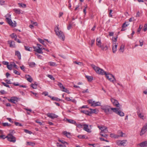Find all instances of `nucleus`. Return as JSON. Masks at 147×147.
Instances as JSON below:
<instances>
[{
	"label": "nucleus",
	"instance_id": "obj_1",
	"mask_svg": "<svg viewBox=\"0 0 147 147\" xmlns=\"http://www.w3.org/2000/svg\"><path fill=\"white\" fill-rule=\"evenodd\" d=\"M101 108L107 114L111 113L112 111H113L114 112L120 116H123L124 115V113L121 111L119 109L116 108H111L108 105L102 106Z\"/></svg>",
	"mask_w": 147,
	"mask_h": 147
},
{
	"label": "nucleus",
	"instance_id": "obj_2",
	"mask_svg": "<svg viewBox=\"0 0 147 147\" xmlns=\"http://www.w3.org/2000/svg\"><path fill=\"white\" fill-rule=\"evenodd\" d=\"M54 30L56 35L58 36L59 38L62 40H64L65 38L63 32L59 30V27L58 26L55 28Z\"/></svg>",
	"mask_w": 147,
	"mask_h": 147
},
{
	"label": "nucleus",
	"instance_id": "obj_3",
	"mask_svg": "<svg viewBox=\"0 0 147 147\" xmlns=\"http://www.w3.org/2000/svg\"><path fill=\"white\" fill-rule=\"evenodd\" d=\"M91 66L98 74L101 75H103L104 74H105L106 72L103 69L96 66L94 65L93 64H91Z\"/></svg>",
	"mask_w": 147,
	"mask_h": 147
},
{
	"label": "nucleus",
	"instance_id": "obj_4",
	"mask_svg": "<svg viewBox=\"0 0 147 147\" xmlns=\"http://www.w3.org/2000/svg\"><path fill=\"white\" fill-rule=\"evenodd\" d=\"M104 75H105L107 78L110 82L114 83L116 81V80L112 75L109 73L107 74L106 72L105 74H104Z\"/></svg>",
	"mask_w": 147,
	"mask_h": 147
},
{
	"label": "nucleus",
	"instance_id": "obj_5",
	"mask_svg": "<svg viewBox=\"0 0 147 147\" xmlns=\"http://www.w3.org/2000/svg\"><path fill=\"white\" fill-rule=\"evenodd\" d=\"M7 137V140L10 142H15L16 141L15 137L10 134H8Z\"/></svg>",
	"mask_w": 147,
	"mask_h": 147
},
{
	"label": "nucleus",
	"instance_id": "obj_6",
	"mask_svg": "<svg viewBox=\"0 0 147 147\" xmlns=\"http://www.w3.org/2000/svg\"><path fill=\"white\" fill-rule=\"evenodd\" d=\"M18 98L17 97L13 96L12 97L11 99H8V100L13 103L16 104V103L18 102Z\"/></svg>",
	"mask_w": 147,
	"mask_h": 147
},
{
	"label": "nucleus",
	"instance_id": "obj_7",
	"mask_svg": "<svg viewBox=\"0 0 147 147\" xmlns=\"http://www.w3.org/2000/svg\"><path fill=\"white\" fill-rule=\"evenodd\" d=\"M98 127L101 130V133H102L104 132L107 133L108 132L107 128L106 127L99 125L98 126Z\"/></svg>",
	"mask_w": 147,
	"mask_h": 147
},
{
	"label": "nucleus",
	"instance_id": "obj_8",
	"mask_svg": "<svg viewBox=\"0 0 147 147\" xmlns=\"http://www.w3.org/2000/svg\"><path fill=\"white\" fill-rule=\"evenodd\" d=\"M5 20L6 22L11 26L13 27H15L16 26V24L14 23L10 18H6Z\"/></svg>",
	"mask_w": 147,
	"mask_h": 147
},
{
	"label": "nucleus",
	"instance_id": "obj_9",
	"mask_svg": "<svg viewBox=\"0 0 147 147\" xmlns=\"http://www.w3.org/2000/svg\"><path fill=\"white\" fill-rule=\"evenodd\" d=\"M147 124H145L142 127L140 133V135L142 136L144 134L147 130Z\"/></svg>",
	"mask_w": 147,
	"mask_h": 147
},
{
	"label": "nucleus",
	"instance_id": "obj_10",
	"mask_svg": "<svg viewBox=\"0 0 147 147\" xmlns=\"http://www.w3.org/2000/svg\"><path fill=\"white\" fill-rule=\"evenodd\" d=\"M127 141L126 140H118L117 142V144L118 146H124Z\"/></svg>",
	"mask_w": 147,
	"mask_h": 147
},
{
	"label": "nucleus",
	"instance_id": "obj_11",
	"mask_svg": "<svg viewBox=\"0 0 147 147\" xmlns=\"http://www.w3.org/2000/svg\"><path fill=\"white\" fill-rule=\"evenodd\" d=\"M33 48L34 49V51L38 53L42 54V48H40L39 47H33Z\"/></svg>",
	"mask_w": 147,
	"mask_h": 147
},
{
	"label": "nucleus",
	"instance_id": "obj_12",
	"mask_svg": "<svg viewBox=\"0 0 147 147\" xmlns=\"http://www.w3.org/2000/svg\"><path fill=\"white\" fill-rule=\"evenodd\" d=\"M47 115L48 117L52 119L56 118L58 117L57 115L53 113H48Z\"/></svg>",
	"mask_w": 147,
	"mask_h": 147
},
{
	"label": "nucleus",
	"instance_id": "obj_13",
	"mask_svg": "<svg viewBox=\"0 0 147 147\" xmlns=\"http://www.w3.org/2000/svg\"><path fill=\"white\" fill-rule=\"evenodd\" d=\"M111 101L114 105L117 107H119L120 104L117 100L113 98H111Z\"/></svg>",
	"mask_w": 147,
	"mask_h": 147
},
{
	"label": "nucleus",
	"instance_id": "obj_14",
	"mask_svg": "<svg viewBox=\"0 0 147 147\" xmlns=\"http://www.w3.org/2000/svg\"><path fill=\"white\" fill-rule=\"evenodd\" d=\"M84 126L83 129L88 132H91V130L88 128V125L84 124L83 125Z\"/></svg>",
	"mask_w": 147,
	"mask_h": 147
},
{
	"label": "nucleus",
	"instance_id": "obj_15",
	"mask_svg": "<svg viewBox=\"0 0 147 147\" xmlns=\"http://www.w3.org/2000/svg\"><path fill=\"white\" fill-rule=\"evenodd\" d=\"M140 147H147V141L143 142L138 144Z\"/></svg>",
	"mask_w": 147,
	"mask_h": 147
},
{
	"label": "nucleus",
	"instance_id": "obj_16",
	"mask_svg": "<svg viewBox=\"0 0 147 147\" xmlns=\"http://www.w3.org/2000/svg\"><path fill=\"white\" fill-rule=\"evenodd\" d=\"M96 45L98 46V47L101 45L102 43L100 38H96Z\"/></svg>",
	"mask_w": 147,
	"mask_h": 147
},
{
	"label": "nucleus",
	"instance_id": "obj_17",
	"mask_svg": "<svg viewBox=\"0 0 147 147\" xmlns=\"http://www.w3.org/2000/svg\"><path fill=\"white\" fill-rule=\"evenodd\" d=\"M25 78L28 82H31L33 80V79L30 75H27L25 76Z\"/></svg>",
	"mask_w": 147,
	"mask_h": 147
},
{
	"label": "nucleus",
	"instance_id": "obj_18",
	"mask_svg": "<svg viewBox=\"0 0 147 147\" xmlns=\"http://www.w3.org/2000/svg\"><path fill=\"white\" fill-rule=\"evenodd\" d=\"M9 44V46L11 47H15V42L14 41L9 40L8 41Z\"/></svg>",
	"mask_w": 147,
	"mask_h": 147
},
{
	"label": "nucleus",
	"instance_id": "obj_19",
	"mask_svg": "<svg viewBox=\"0 0 147 147\" xmlns=\"http://www.w3.org/2000/svg\"><path fill=\"white\" fill-rule=\"evenodd\" d=\"M117 44L115 43L114 45H113L112 47V50L113 53H115L116 52L117 49Z\"/></svg>",
	"mask_w": 147,
	"mask_h": 147
},
{
	"label": "nucleus",
	"instance_id": "obj_20",
	"mask_svg": "<svg viewBox=\"0 0 147 147\" xmlns=\"http://www.w3.org/2000/svg\"><path fill=\"white\" fill-rule=\"evenodd\" d=\"M98 47L100 48L102 50H106L108 49V47L107 45H105L104 44H103L102 45H101Z\"/></svg>",
	"mask_w": 147,
	"mask_h": 147
},
{
	"label": "nucleus",
	"instance_id": "obj_21",
	"mask_svg": "<svg viewBox=\"0 0 147 147\" xmlns=\"http://www.w3.org/2000/svg\"><path fill=\"white\" fill-rule=\"evenodd\" d=\"M65 99V100L68 101H71L74 103H76V100L75 99H71L68 97H66Z\"/></svg>",
	"mask_w": 147,
	"mask_h": 147
},
{
	"label": "nucleus",
	"instance_id": "obj_22",
	"mask_svg": "<svg viewBox=\"0 0 147 147\" xmlns=\"http://www.w3.org/2000/svg\"><path fill=\"white\" fill-rule=\"evenodd\" d=\"M80 112L81 113H84L86 115H90V113L89 111L86 110H81Z\"/></svg>",
	"mask_w": 147,
	"mask_h": 147
},
{
	"label": "nucleus",
	"instance_id": "obj_23",
	"mask_svg": "<svg viewBox=\"0 0 147 147\" xmlns=\"http://www.w3.org/2000/svg\"><path fill=\"white\" fill-rule=\"evenodd\" d=\"M67 121L68 123L73 124H74L75 125H76V121H75L73 120L72 119H67Z\"/></svg>",
	"mask_w": 147,
	"mask_h": 147
},
{
	"label": "nucleus",
	"instance_id": "obj_24",
	"mask_svg": "<svg viewBox=\"0 0 147 147\" xmlns=\"http://www.w3.org/2000/svg\"><path fill=\"white\" fill-rule=\"evenodd\" d=\"M90 115L92 113H97L98 110L97 109H90Z\"/></svg>",
	"mask_w": 147,
	"mask_h": 147
},
{
	"label": "nucleus",
	"instance_id": "obj_25",
	"mask_svg": "<svg viewBox=\"0 0 147 147\" xmlns=\"http://www.w3.org/2000/svg\"><path fill=\"white\" fill-rule=\"evenodd\" d=\"M110 136L111 138H114L115 139L118 138L119 137V135H115L113 134H111Z\"/></svg>",
	"mask_w": 147,
	"mask_h": 147
},
{
	"label": "nucleus",
	"instance_id": "obj_26",
	"mask_svg": "<svg viewBox=\"0 0 147 147\" xmlns=\"http://www.w3.org/2000/svg\"><path fill=\"white\" fill-rule=\"evenodd\" d=\"M15 55L17 56L18 59H21V55L20 53L18 51H16L15 52Z\"/></svg>",
	"mask_w": 147,
	"mask_h": 147
},
{
	"label": "nucleus",
	"instance_id": "obj_27",
	"mask_svg": "<svg viewBox=\"0 0 147 147\" xmlns=\"http://www.w3.org/2000/svg\"><path fill=\"white\" fill-rule=\"evenodd\" d=\"M100 103L99 101L97 102H95L94 103V104H92V105L93 107H96L100 106Z\"/></svg>",
	"mask_w": 147,
	"mask_h": 147
},
{
	"label": "nucleus",
	"instance_id": "obj_28",
	"mask_svg": "<svg viewBox=\"0 0 147 147\" xmlns=\"http://www.w3.org/2000/svg\"><path fill=\"white\" fill-rule=\"evenodd\" d=\"M24 48L25 49L28 51H31L32 50V48L29 47L24 46Z\"/></svg>",
	"mask_w": 147,
	"mask_h": 147
},
{
	"label": "nucleus",
	"instance_id": "obj_29",
	"mask_svg": "<svg viewBox=\"0 0 147 147\" xmlns=\"http://www.w3.org/2000/svg\"><path fill=\"white\" fill-rule=\"evenodd\" d=\"M78 137L80 139L88 138L87 137H86L85 135H79Z\"/></svg>",
	"mask_w": 147,
	"mask_h": 147
},
{
	"label": "nucleus",
	"instance_id": "obj_30",
	"mask_svg": "<svg viewBox=\"0 0 147 147\" xmlns=\"http://www.w3.org/2000/svg\"><path fill=\"white\" fill-rule=\"evenodd\" d=\"M13 11L17 14H20L21 13L20 10L19 9H14Z\"/></svg>",
	"mask_w": 147,
	"mask_h": 147
},
{
	"label": "nucleus",
	"instance_id": "obj_31",
	"mask_svg": "<svg viewBox=\"0 0 147 147\" xmlns=\"http://www.w3.org/2000/svg\"><path fill=\"white\" fill-rule=\"evenodd\" d=\"M124 48V46L123 45H121L120 48L119 49V52L123 53V49Z\"/></svg>",
	"mask_w": 147,
	"mask_h": 147
},
{
	"label": "nucleus",
	"instance_id": "obj_32",
	"mask_svg": "<svg viewBox=\"0 0 147 147\" xmlns=\"http://www.w3.org/2000/svg\"><path fill=\"white\" fill-rule=\"evenodd\" d=\"M29 65L31 67H34L35 66V63L34 62H30L28 63Z\"/></svg>",
	"mask_w": 147,
	"mask_h": 147
},
{
	"label": "nucleus",
	"instance_id": "obj_33",
	"mask_svg": "<svg viewBox=\"0 0 147 147\" xmlns=\"http://www.w3.org/2000/svg\"><path fill=\"white\" fill-rule=\"evenodd\" d=\"M57 146L58 147H66L65 144H61L59 143H57Z\"/></svg>",
	"mask_w": 147,
	"mask_h": 147
},
{
	"label": "nucleus",
	"instance_id": "obj_34",
	"mask_svg": "<svg viewBox=\"0 0 147 147\" xmlns=\"http://www.w3.org/2000/svg\"><path fill=\"white\" fill-rule=\"evenodd\" d=\"M138 115L140 118L142 119H144V116L142 114L138 112Z\"/></svg>",
	"mask_w": 147,
	"mask_h": 147
},
{
	"label": "nucleus",
	"instance_id": "obj_35",
	"mask_svg": "<svg viewBox=\"0 0 147 147\" xmlns=\"http://www.w3.org/2000/svg\"><path fill=\"white\" fill-rule=\"evenodd\" d=\"M63 134L65 135H66L67 137L70 138V137L71 135L69 133L65 131L64 132Z\"/></svg>",
	"mask_w": 147,
	"mask_h": 147
},
{
	"label": "nucleus",
	"instance_id": "obj_36",
	"mask_svg": "<svg viewBox=\"0 0 147 147\" xmlns=\"http://www.w3.org/2000/svg\"><path fill=\"white\" fill-rule=\"evenodd\" d=\"M86 77L89 81H91L93 79L92 77L91 76H86Z\"/></svg>",
	"mask_w": 147,
	"mask_h": 147
},
{
	"label": "nucleus",
	"instance_id": "obj_37",
	"mask_svg": "<svg viewBox=\"0 0 147 147\" xmlns=\"http://www.w3.org/2000/svg\"><path fill=\"white\" fill-rule=\"evenodd\" d=\"M51 99L53 100H56L58 101H61V100L59 98H58L57 97H51Z\"/></svg>",
	"mask_w": 147,
	"mask_h": 147
},
{
	"label": "nucleus",
	"instance_id": "obj_38",
	"mask_svg": "<svg viewBox=\"0 0 147 147\" xmlns=\"http://www.w3.org/2000/svg\"><path fill=\"white\" fill-rule=\"evenodd\" d=\"M49 64L50 66H56L57 65L55 63L53 62H50Z\"/></svg>",
	"mask_w": 147,
	"mask_h": 147
},
{
	"label": "nucleus",
	"instance_id": "obj_39",
	"mask_svg": "<svg viewBox=\"0 0 147 147\" xmlns=\"http://www.w3.org/2000/svg\"><path fill=\"white\" fill-rule=\"evenodd\" d=\"M18 4L20 7L24 8L26 7V4L22 3H19Z\"/></svg>",
	"mask_w": 147,
	"mask_h": 147
},
{
	"label": "nucleus",
	"instance_id": "obj_40",
	"mask_svg": "<svg viewBox=\"0 0 147 147\" xmlns=\"http://www.w3.org/2000/svg\"><path fill=\"white\" fill-rule=\"evenodd\" d=\"M77 127H78L79 128H82L83 126V125H82L80 124V123H77L76 124V125Z\"/></svg>",
	"mask_w": 147,
	"mask_h": 147
},
{
	"label": "nucleus",
	"instance_id": "obj_41",
	"mask_svg": "<svg viewBox=\"0 0 147 147\" xmlns=\"http://www.w3.org/2000/svg\"><path fill=\"white\" fill-rule=\"evenodd\" d=\"M2 124L3 125L4 127L7 126L8 127H10L11 126V124H9L7 123H2Z\"/></svg>",
	"mask_w": 147,
	"mask_h": 147
},
{
	"label": "nucleus",
	"instance_id": "obj_42",
	"mask_svg": "<svg viewBox=\"0 0 147 147\" xmlns=\"http://www.w3.org/2000/svg\"><path fill=\"white\" fill-rule=\"evenodd\" d=\"M88 102L89 104H91V106H92V104H94L95 102L94 101H93L92 100H88Z\"/></svg>",
	"mask_w": 147,
	"mask_h": 147
},
{
	"label": "nucleus",
	"instance_id": "obj_43",
	"mask_svg": "<svg viewBox=\"0 0 147 147\" xmlns=\"http://www.w3.org/2000/svg\"><path fill=\"white\" fill-rule=\"evenodd\" d=\"M57 85L59 87L61 90H62V88L64 87L62 84L60 82H58Z\"/></svg>",
	"mask_w": 147,
	"mask_h": 147
},
{
	"label": "nucleus",
	"instance_id": "obj_44",
	"mask_svg": "<svg viewBox=\"0 0 147 147\" xmlns=\"http://www.w3.org/2000/svg\"><path fill=\"white\" fill-rule=\"evenodd\" d=\"M10 36L12 38H14L16 39V38H17V36L16 34H14V33H13L10 35Z\"/></svg>",
	"mask_w": 147,
	"mask_h": 147
},
{
	"label": "nucleus",
	"instance_id": "obj_45",
	"mask_svg": "<svg viewBox=\"0 0 147 147\" xmlns=\"http://www.w3.org/2000/svg\"><path fill=\"white\" fill-rule=\"evenodd\" d=\"M38 40L40 43L42 44L43 45H45L44 43V41L43 40L40 38H38Z\"/></svg>",
	"mask_w": 147,
	"mask_h": 147
},
{
	"label": "nucleus",
	"instance_id": "obj_46",
	"mask_svg": "<svg viewBox=\"0 0 147 147\" xmlns=\"http://www.w3.org/2000/svg\"><path fill=\"white\" fill-rule=\"evenodd\" d=\"M47 76L52 80H55V78L52 75H48Z\"/></svg>",
	"mask_w": 147,
	"mask_h": 147
},
{
	"label": "nucleus",
	"instance_id": "obj_47",
	"mask_svg": "<svg viewBox=\"0 0 147 147\" xmlns=\"http://www.w3.org/2000/svg\"><path fill=\"white\" fill-rule=\"evenodd\" d=\"M27 145H31V146H34L35 145L34 143H33V142H27Z\"/></svg>",
	"mask_w": 147,
	"mask_h": 147
},
{
	"label": "nucleus",
	"instance_id": "obj_48",
	"mask_svg": "<svg viewBox=\"0 0 147 147\" xmlns=\"http://www.w3.org/2000/svg\"><path fill=\"white\" fill-rule=\"evenodd\" d=\"M30 86L31 87H32L33 89H36L37 88V87L36 85H34V84H31Z\"/></svg>",
	"mask_w": 147,
	"mask_h": 147
},
{
	"label": "nucleus",
	"instance_id": "obj_49",
	"mask_svg": "<svg viewBox=\"0 0 147 147\" xmlns=\"http://www.w3.org/2000/svg\"><path fill=\"white\" fill-rule=\"evenodd\" d=\"M24 132L28 134H31L32 133V132L31 131H29L27 129H24Z\"/></svg>",
	"mask_w": 147,
	"mask_h": 147
},
{
	"label": "nucleus",
	"instance_id": "obj_50",
	"mask_svg": "<svg viewBox=\"0 0 147 147\" xmlns=\"http://www.w3.org/2000/svg\"><path fill=\"white\" fill-rule=\"evenodd\" d=\"M13 73L16 75H20V73L19 71H17L16 70H13Z\"/></svg>",
	"mask_w": 147,
	"mask_h": 147
},
{
	"label": "nucleus",
	"instance_id": "obj_51",
	"mask_svg": "<svg viewBox=\"0 0 147 147\" xmlns=\"http://www.w3.org/2000/svg\"><path fill=\"white\" fill-rule=\"evenodd\" d=\"M100 135L106 138H107L108 137V135L105 134H102V133H100Z\"/></svg>",
	"mask_w": 147,
	"mask_h": 147
},
{
	"label": "nucleus",
	"instance_id": "obj_52",
	"mask_svg": "<svg viewBox=\"0 0 147 147\" xmlns=\"http://www.w3.org/2000/svg\"><path fill=\"white\" fill-rule=\"evenodd\" d=\"M2 84L5 86L6 87H8V88H10V86H9L7 84L4 82H2Z\"/></svg>",
	"mask_w": 147,
	"mask_h": 147
},
{
	"label": "nucleus",
	"instance_id": "obj_53",
	"mask_svg": "<svg viewBox=\"0 0 147 147\" xmlns=\"http://www.w3.org/2000/svg\"><path fill=\"white\" fill-rule=\"evenodd\" d=\"M7 68L9 69L10 70L11 69H12V65L11 64L10 65H9V64H8V65H7Z\"/></svg>",
	"mask_w": 147,
	"mask_h": 147
},
{
	"label": "nucleus",
	"instance_id": "obj_54",
	"mask_svg": "<svg viewBox=\"0 0 147 147\" xmlns=\"http://www.w3.org/2000/svg\"><path fill=\"white\" fill-rule=\"evenodd\" d=\"M58 141L59 142H61L62 143V144H67V142L64 141L63 140H59Z\"/></svg>",
	"mask_w": 147,
	"mask_h": 147
},
{
	"label": "nucleus",
	"instance_id": "obj_55",
	"mask_svg": "<svg viewBox=\"0 0 147 147\" xmlns=\"http://www.w3.org/2000/svg\"><path fill=\"white\" fill-rule=\"evenodd\" d=\"M35 122L36 123H38L40 125H43V124H42V123L40 122L39 120H36L35 121Z\"/></svg>",
	"mask_w": 147,
	"mask_h": 147
},
{
	"label": "nucleus",
	"instance_id": "obj_56",
	"mask_svg": "<svg viewBox=\"0 0 147 147\" xmlns=\"http://www.w3.org/2000/svg\"><path fill=\"white\" fill-rule=\"evenodd\" d=\"M128 24H126V22H124L123 23L122 26V28H125L128 26Z\"/></svg>",
	"mask_w": 147,
	"mask_h": 147
},
{
	"label": "nucleus",
	"instance_id": "obj_57",
	"mask_svg": "<svg viewBox=\"0 0 147 147\" xmlns=\"http://www.w3.org/2000/svg\"><path fill=\"white\" fill-rule=\"evenodd\" d=\"M15 125L16 126H22V125L18 122H15Z\"/></svg>",
	"mask_w": 147,
	"mask_h": 147
},
{
	"label": "nucleus",
	"instance_id": "obj_58",
	"mask_svg": "<svg viewBox=\"0 0 147 147\" xmlns=\"http://www.w3.org/2000/svg\"><path fill=\"white\" fill-rule=\"evenodd\" d=\"M74 63L76 64H77L78 65H81L82 64V62H78L76 61H75L74 62Z\"/></svg>",
	"mask_w": 147,
	"mask_h": 147
},
{
	"label": "nucleus",
	"instance_id": "obj_59",
	"mask_svg": "<svg viewBox=\"0 0 147 147\" xmlns=\"http://www.w3.org/2000/svg\"><path fill=\"white\" fill-rule=\"evenodd\" d=\"M142 26L141 25L139 26V27L137 30V32H140L141 29L142 28Z\"/></svg>",
	"mask_w": 147,
	"mask_h": 147
},
{
	"label": "nucleus",
	"instance_id": "obj_60",
	"mask_svg": "<svg viewBox=\"0 0 147 147\" xmlns=\"http://www.w3.org/2000/svg\"><path fill=\"white\" fill-rule=\"evenodd\" d=\"M117 37H114L113 38L112 40L113 42H114L116 43V42L117 41Z\"/></svg>",
	"mask_w": 147,
	"mask_h": 147
},
{
	"label": "nucleus",
	"instance_id": "obj_61",
	"mask_svg": "<svg viewBox=\"0 0 147 147\" xmlns=\"http://www.w3.org/2000/svg\"><path fill=\"white\" fill-rule=\"evenodd\" d=\"M95 42V39H93L91 40V46H92L94 44Z\"/></svg>",
	"mask_w": 147,
	"mask_h": 147
},
{
	"label": "nucleus",
	"instance_id": "obj_62",
	"mask_svg": "<svg viewBox=\"0 0 147 147\" xmlns=\"http://www.w3.org/2000/svg\"><path fill=\"white\" fill-rule=\"evenodd\" d=\"M0 138L1 139H4L6 138H7V136H5V135H1L0 136Z\"/></svg>",
	"mask_w": 147,
	"mask_h": 147
},
{
	"label": "nucleus",
	"instance_id": "obj_63",
	"mask_svg": "<svg viewBox=\"0 0 147 147\" xmlns=\"http://www.w3.org/2000/svg\"><path fill=\"white\" fill-rule=\"evenodd\" d=\"M72 27V24H69L67 27V28L68 30H69Z\"/></svg>",
	"mask_w": 147,
	"mask_h": 147
},
{
	"label": "nucleus",
	"instance_id": "obj_64",
	"mask_svg": "<svg viewBox=\"0 0 147 147\" xmlns=\"http://www.w3.org/2000/svg\"><path fill=\"white\" fill-rule=\"evenodd\" d=\"M134 17H132L129 19V21L131 22L134 21Z\"/></svg>",
	"mask_w": 147,
	"mask_h": 147
}]
</instances>
